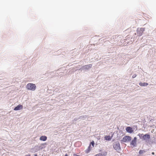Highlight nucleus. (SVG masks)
<instances>
[{
  "label": "nucleus",
  "instance_id": "f257e3e1",
  "mask_svg": "<svg viewBox=\"0 0 156 156\" xmlns=\"http://www.w3.org/2000/svg\"><path fill=\"white\" fill-rule=\"evenodd\" d=\"M27 88L29 90L34 91L36 89V87L35 84L29 83L27 85Z\"/></svg>",
  "mask_w": 156,
  "mask_h": 156
},
{
  "label": "nucleus",
  "instance_id": "f03ea898",
  "mask_svg": "<svg viewBox=\"0 0 156 156\" xmlns=\"http://www.w3.org/2000/svg\"><path fill=\"white\" fill-rule=\"evenodd\" d=\"M131 140V137L129 136H124L121 141L123 142H129Z\"/></svg>",
  "mask_w": 156,
  "mask_h": 156
},
{
  "label": "nucleus",
  "instance_id": "7ed1b4c3",
  "mask_svg": "<svg viewBox=\"0 0 156 156\" xmlns=\"http://www.w3.org/2000/svg\"><path fill=\"white\" fill-rule=\"evenodd\" d=\"M145 30V28H138L137 30V33L139 36H141L143 32Z\"/></svg>",
  "mask_w": 156,
  "mask_h": 156
},
{
  "label": "nucleus",
  "instance_id": "20e7f679",
  "mask_svg": "<svg viewBox=\"0 0 156 156\" xmlns=\"http://www.w3.org/2000/svg\"><path fill=\"white\" fill-rule=\"evenodd\" d=\"M114 148L116 151H119L120 149V144L119 143H116L114 144L113 146Z\"/></svg>",
  "mask_w": 156,
  "mask_h": 156
},
{
  "label": "nucleus",
  "instance_id": "39448f33",
  "mask_svg": "<svg viewBox=\"0 0 156 156\" xmlns=\"http://www.w3.org/2000/svg\"><path fill=\"white\" fill-rule=\"evenodd\" d=\"M136 137H134L131 142L130 145L133 147L135 146L136 144Z\"/></svg>",
  "mask_w": 156,
  "mask_h": 156
},
{
  "label": "nucleus",
  "instance_id": "423d86ee",
  "mask_svg": "<svg viewBox=\"0 0 156 156\" xmlns=\"http://www.w3.org/2000/svg\"><path fill=\"white\" fill-rule=\"evenodd\" d=\"M23 108V105H19L14 108V110H15V111L19 110L20 109H22Z\"/></svg>",
  "mask_w": 156,
  "mask_h": 156
},
{
  "label": "nucleus",
  "instance_id": "0eeeda50",
  "mask_svg": "<svg viewBox=\"0 0 156 156\" xmlns=\"http://www.w3.org/2000/svg\"><path fill=\"white\" fill-rule=\"evenodd\" d=\"M107 153L106 151H103L101 153L97 154L94 156H105L107 155Z\"/></svg>",
  "mask_w": 156,
  "mask_h": 156
},
{
  "label": "nucleus",
  "instance_id": "6e6552de",
  "mask_svg": "<svg viewBox=\"0 0 156 156\" xmlns=\"http://www.w3.org/2000/svg\"><path fill=\"white\" fill-rule=\"evenodd\" d=\"M126 130L128 132L130 133H131L133 131L132 128L131 127L129 126H128L126 127Z\"/></svg>",
  "mask_w": 156,
  "mask_h": 156
},
{
  "label": "nucleus",
  "instance_id": "1a4fd4ad",
  "mask_svg": "<svg viewBox=\"0 0 156 156\" xmlns=\"http://www.w3.org/2000/svg\"><path fill=\"white\" fill-rule=\"evenodd\" d=\"M92 66V65L91 64H90L88 65H85L83 66V68L84 69H88L91 68Z\"/></svg>",
  "mask_w": 156,
  "mask_h": 156
},
{
  "label": "nucleus",
  "instance_id": "9d476101",
  "mask_svg": "<svg viewBox=\"0 0 156 156\" xmlns=\"http://www.w3.org/2000/svg\"><path fill=\"white\" fill-rule=\"evenodd\" d=\"M92 147H91V145L90 144L88 148L85 151V152L86 153H88L91 150Z\"/></svg>",
  "mask_w": 156,
  "mask_h": 156
},
{
  "label": "nucleus",
  "instance_id": "9b49d317",
  "mask_svg": "<svg viewBox=\"0 0 156 156\" xmlns=\"http://www.w3.org/2000/svg\"><path fill=\"white\" fill-rule=\"evenodd\" d=\"M47 139V137L46 136H42L40 138V140H41L45 141Z\"/></svg>",
  "mask_w": 156,
  "mask_h": 156
},
{
  "label": "nucleus",
  "instance_id": "f8f14e48",
  "mask_svg": "<svg viewBox=\"0 0 156 156\" xmlns=\"http://www.w3.org/2000/svg\"><path fill=\"white\" fill-rule=\"evenodd\" d=\"M150 136L149 134H146L143 136V138L144 140H146V139H149Z\"/></svg>",
  "mask_w": 156,
  "mask_h": 156
},
{
  "label": "nucleus",
  "instance_id": "ddd939ff",
  "mask_svg": "<svg viewBox=\"0 0 156 156\" xmlns=\"http://www.w3.org/2000/svg\"><path fill=\"white\" fill-rule=\"evenodd\" d=\"M148 84L147 83H139V85L141 86H145L148 85Z\"/></svg>",
  "mask_w": 156,
  "mask_h": 156
},
{
  "label": "nucleus",
  "instance_id": "4468645a",
  "mask_svg": "<svg viewBox=\"0 0 156 156\" xmlns=\"http://www.w3.org/2000/svg\"><path fill=\"white\" fill-rule=\"evenodd\" d=\"M105 138L106 140H110L111 139L110 136H105Z\"/></svg>",
  "mask_w": 156,
  "mask_h": 156
},
{
  "label": "nucleus",
  "instance_id": "2eb2a0df",
  "mask_svg": "<svg viewBox=\"0 0 156 156\" xmlns=\"http://www.w3.org/2000/svg\"><path fill=\"white\" fill-rule=\"evenodd\" d=\"M94 141H92L91 143H90V144H91V145H92L93 147L94 145Z\"/></svg>",
  "mask_w": 156,
  "mask_h": 156
},
{
  "label": "nucleus",
  "instance_id": "dca6fc26",
  "mask_svg": "<svg viewBox=\"0 0 156 156\" xmlns=\"http://www.w3.org/2000/svg\"><path fill=\"white\" fill-rule=\"evenodd\" d=\"M144 152H145V151L144 150H140L139 152V153L140 154H142Z\"/></svg>",
  "mask_w": 156,
  "mask_h": 156
},
{
  "label": "nucleus",
  "instance_id": "f3484780",
  "mask_svg": "<svg viewBox=\"0 0 156 156\" xmlns=\"http://www.w3.org/2000/svg\"><path fill=\"white\" fill-rule=\"evenodd\" d=\"M136 76V74H134L132 76V78H135Z\"/></svg>",
  "mask_w": 156,
  "mask_h": 156
},
{
  "label": "nucleus",
  "instance_id": "a211bd4d",
  "mask_svg": "<svg viewBox=\"0 0 156 156\" xmlns=\"http://www.w3.org/2000/svg\"><path fill=\"white\" fill-rule=\"evenodd\" d=\"M143 134H140V133H139L138 134V136H139L140 137L142 136V135H143Z\"/></svg>",
  "mask_w": 156,
  "mask_h": 156
},
{
  "label": "nucleus",
  "instance_id": "6ab92c4d",
  "mask_svg": "<svg viewBox=\"0 0 156 156\" xmlns=\"http://www.w3.org/2000/svg\"><path fill=\"white\" fill-rule=\"evenodd\" d=\"M79 143H80V142H77L75 143V145H76L77 144H79Z\"/></svg>",
  "mask_w": 156,
  "mask_h": 156
},
{
  "label": "nucleus",
  "instance_id": "aec40b11",
  "mask_svg": "<svg viewBox=\"0 0 156 156\" xmlns=\"http://www.w3.org/2000/svg\"><path fill=\"white\" fill-rule=\"evenodd\" d=\"M25 156H30V154H28V155H26Z\"/></svg>",
  "mask_w": 156,
  "mask_h": 156
},
{
  "label": "nucleus",
  "instance_id": "412c9836",
  "mask_svg": "<svg viewBox=\"0 0 156 156\" xmlns=\"http://www.w3.org/2000/svg\"><path fill=\"white\" fill-rule=\"evenodd\" d=\"M152 154L153 155H154V152H153L152 153Z\"/></svg>",
  "mask_w": 156,
  "mask_h": 156
},
{
  "label": "nucleus",
  "instance_id": "4be33fe9",
  "mask_svg": "<svg viewBox=\"0 0 156 156\" xmlns=\"http://www.w3.org/2000/svg\"><path fill=\"white\" fill-rule=\"evenodd\" d=\"M65 156H68V155L67 154H65Z\"/></svg>",
  "mask_w": 156,
  "mask_h": 156
},
{
  "label": "nucleus",
  "instance_id": "5701e85b",
  "mask_svg": "<svg viewBox=\"0 0 156 156\" xmlns=\"http://www.w3.org/2000/svg\"><path fill=\"white\" fill-rule=\"evenodd\" d=\"M35 156H37V154H36L35 155Z\"/></svg>",
  "mask_w": 156,
  "mask_h": 156
}]
</instances>
